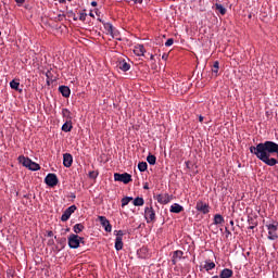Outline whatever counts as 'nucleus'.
Wrapping results in <instances>:
<instances>
[{
    "label": "nucleus",
    "mask_w": 278,
    "mask_h": 278,
    "mask_svg": "<svg viewBox=\"0 0 278 278\" xmlns=\"http://www.w3.org/2000/svg\"><path fill=\"white\" fill-rule=\"evenodd\" d=\"M147 162L151 165V166H155V162H157V157H155V155L153 154H149L147 156Z\"/></svg>",
    "instance_id": "b1692460"
},
{
    "label": "nucleus",
    "mask_w": 278,
    "mask_h": 278,
    "mask_svg": "<svg viewBox=\"0 0 278 278\" xmlns=\"http://www.w3.org/2000/svg\"><path fill=\"white\" fill-rule=\"evenodd\" d=\"M52 236H53V231H49V232H48V237H49V238H52Z\"/></svg>",
    "instance_id": "a18cd8bd"
},
{
    "label": "nucleus",
    "mask_w": 278,
    "mask_h": 278,
    "mask_svg": "<svg viewBox=\"0 0 278 278\" xmlns=\"http://www.w3.org/2000/svg\"><path fill=\"white\" fill-rule=\"evenodd\" d=\"M115 249H116V251H123V239L122 238L115 239Z\"/></svg>",
    "instance_id": "393cba45"
},
{
    "label": "nucleus",
    "mask_w": 278,
    "mask_h": 278,
    "mask_svg": "<svg viewBox=\"0 0 278 278\" xmlns=\"http://www.w3.org/2000/svg\"><path fill=\"white\" fill-rule=\"evenodd\" d=\"M169 211L172 212V214H175V205H172Z\"/></svg>",
    "instance_id": "58836bf2"
},
{
    "label": "nucleus",
    "mask_w": 278,
    "mask_h": 278,
    "mask_svg": "<svg viewBox=\"0 0 278 278\" xmlns=\"http://www.w3.org/2000/svg\"><path fill=\"white\" fill-rule=\"evenodd\" d=\"M175 257H176V260H177V258H178V260H181V258L184 257V252L180 251V250H177V251L175 252Z\"/></svg>",
    "instance_id": "473e14b6"
},
{
    "label": "nucleus",
    "mask_w": 278,
    "mask_h": 278,
    "mask_svg": "<svg viewBox=\"0 0 278 278\" xmlns=\"http://www.w3.org/2000/svg\"><path fill=\"white\" fill-rule=\"evenodd\" d=\"M71 199H77V195H75V193H71Z\"/></svg>",
    "instance_id": "c03bdc74"
},
{
    "label": "nucleus",
    "mask_w": 278,
    "mask_h": 278,
    "mask_svg": "<svg viewBox=\"0 0 278 278\" xmlns=\"http://www.w3.org/2000/svg\"><path fill=\"white\" fill-rule=\"evenodd\" d=\"M143 188H144V190H149V186H147V185Z\"/></svg>",
    "instance_id": "09e8293b"
},
{
    "label": "nucleus",
    "mask_w": 278,
    "mask_h": 278,
    "mask_svg": "<svg viewBox=\"0 0 278 278\" xmlns=\"http://www.w3.org/2000/svg\"><path fill=\"white\" fill-rule=\"evenodd\" d=\"M155 199L157 203L166 205L167 203H170V201H173V195H168V193H160L155 197Z\"/></svg>",
    "instance_id": "6e6552de"
},
{
    "label": "nucleus",
    "mask_w": 278,
    "mask_h": 278,
    "mask_svg": "<svg viewBox=\"0 0 278 278\" xmlns=\"http://www.w3.org/2000/svg\"><path fill=\"white\" fill-rule=\"evenodd\" d=\"M18 163L29 170H40V164L31 161L29 157H25L24 155L18 156Z\"/></svg>",
    "instance_id": "f03ea898"
},
{
    "label": "nucleus",
    "mask_w": 278,
    "mask_h": 278,
    "mask_svg": "<svg viewBox=\"0 0 278 278\" xmlns=\"http://www.w3.org/2000/svg\"><path fill=\"white\" fill-rule=\"evenodd\" d=\"M118 68L121 71H123L124 73H127V71H129V68H131V65H129V63H127V61L123 60L118 62Z\"/></svg>",
    "instance_id": "dca6fc26"
},
{
    "label": "nucleus",
    "mask_w": 278,
    "mask_h": 278,
    "mask_svg": "<svg viewBox=\"0 0 278 278\" xmlns=\"http://www.w3.org/2000/svg\"><path fill=\"white\" fill-rule=\"evenodd\" d=\"M215 10L222 14V16H225L227 14V9L223 7L220 3H215Z\"/></svg>",
    "instance_id": "aec40b11"
},
{
    "label": "nucleus",
    "mask_w": 278,
    "mask_h": 278,
    "mask_svg": "<svg viewBox=\"0 0 278 278\" xmlns=\"http://www.w3.org/2000/svg\"><path fill=\"white\" fill-rule=\"evenodd\" d=\"M187 168H190V163H187Z\"/></svg>",
    "instance_id": "864d4df0"
},
{
    "label": "nucleus",
    "mask_w": 278,
    "mask_h": 278,
    "mask_svg": "<svg viewBox=\"0 0 278 278\" xmlns=\"http://www.w3.org/2000/svg\"><path fill=\"white\" fill-rule=\"evenodd\" d=\"M98 21H100V23H102L106 34H109V36H112V38H114V26L112 25V23L102 22L101 18H98Z\"/></svg>",
    "instance_id": "f8f14e48"
},
{
    "label": "nucleus",
    "mask_w": 278,
    "mask_h": 278,
    "mask_svg": "<svg viewBox=\"0 0 278 278\" xmlns=\"http://www.w3.org/2000/svg\"><path fill=\"white\" fill-rule=\"evenodd\" d=\"M63 166H65V168L73 166V155L71 153L63 154Z\"/></svg>",
    "instance_id": "ddd939ff"
},
{
    "label": "nucleus",
    "mask_w": 278,
    "mask_h": 278,
    "mask_svg": "<svg viewBox=\"0 0 278 278\" xmlns=\"http://www.w3.org/2000/svg\"><path fill=\"white\" fill-rule=\"evenodd\" d=\"M66 231H71V228H67Z\"/></svg>",
    "instance_id": "13d9d810"
},
{
    "label": "nucleus",
    "mask_w": 278,
    "mask_h": 278,
    "mask_svg": "<svg viewBox=\"0 0 278 278\" xmlns=\"http://www.w3.org/2000/svg\"><path fill=\"white\" fill-rule=\"evenodd\" d=\"M248 222H249V225H251L249 226V229H254L257 227V224H253V218H250Z\"/></svg>",
    "instance_id": "c9c22d12"
},
{
    "label": "nucleus",
    "mask_w": 278,
    "mask_h": 278,
    "mask_svg": "<svg viewBox=\"0 0 278 278\" xmlns=\"http://www.w3.org/2000/svg\"><path fill=\"white\" fill-rule=\"evenodd\" d=\"M85 229H86V226H84V224H76L73 227L74 233H81V231H84Z\"/></svg>",
    "instance_id": "412c9836"
},
{
    "label": "nucleus",
    "mask_w": 278,
    "mask_h": 278,
    "mask_svg": "<svg viewBox=\"0 0 278 278\" xmlns=\"http://www.w3.org/2000/svg\"><path fill=\"white\" fill-rule=\"evenodd\" d=\"M66 2V0H60V3H65Z\"/></svg>",
    "instance_id": "8fccbe9b"
},
{
    "label": "nucleus",
    "mask_w": 278,
    "mask_h": 278,
    "mask_svg": "<svg viewBox=\"0 0 278 278\" xmlns=\"http://www.w3.org/2000/svg\"><path fill=\"white\" fill-rule=\"evenodd\" d=\"M21 86V83L16 81V80H12L10 83V87L12 88V90H17L18 92H21L22 90L18 89Z\"/></svg>",
    "instance_id": "bb28decb"
},
{
    "label": "nucleus",
    "mask_w": 278,
    "mask_h": 278,
    "mask_svg": "<svg viewBox=\"0 0 278 278\" xmlns=\"http://www.w3.org/2000/svg\"><path fill=\"white\" fill-rule=\"evenodd\" d=\"M147 168H148L147 162H140L138 164V169L140 170V173H144V170H147Z\"/></svg>",
    "instance_id": "c756f323"
},
{
    "label": "nucleus",
    "mask_w": 278,
    "mask_h": 278,
    "mask_svg": "<svg viewBox=\"0 0 278 278\" xmlns=\"http://www.w3.org/2000/svg\"><path fill=\"white\" fill-rule=\"evenodd\" d=\"M174 43H175V39L169 38V39H167V41L165 42V47H173Z\"/></svg>",
    "instance_id": "f704fd0d"
},
{
    "label": "nucleus",
    "mask_w": 278,
    "mask_h": 278,
    "mask_svg": "<svg viewBox=\"0 0 278 278\" xmlns=\"http://www.w3.org/2000/svg\"><path fill=\"white\" fill-rule=\"evenodd\" d=\"M86 16H88V14L86 13V10H84L79 13V21H86Z\"/></svg>",
    "instance_id": "72a5a7b5"
},
{
    "label": "nucleus",
    "mask_w": 278,
    "mask_h": 278,
    "mask_svg": "<svg viewBox=\"0 0 278 278\" xmlns=\"http://www.w3.org/2000/svg\"><path fill=\"white\" fill-rule=\"evenodd\" d=\"M73 20H74V21H77V17H76V16H74V17H73Z\"/></svg>",
    "instance_id": "5fc2aeb1"
},
{
    "label": "nucleus",
    "mask_w": 278,
    "mask_h": 278,
    "mask_svg": "<svg viewBox=\"0 0 278 278\" xmlns=\"http://www.w3.org/2000/svg\"><path fill=\"white\" fill-rule=\"evenodd\" d=\"M62 116L65 121H73V116H71V111L68 109L62 110Z\"/></svg>",
    "instance_id": "5701e85b"
},
{
    "label": "nucleus",
    "mask_w": 278,
    "mask_h": 278,
    "mask_svg": "<svg viewBox=\"0 0 278 278\" xmlns=\"http://www.w3.org/2000/svg\"><path fill=\"white\" fill-rule=\"evenodd\" d=\"M250 153L266 166H277L278 164V143L275 141H265L250 147Z\"/></svg>",
    "instance_id": "f257e3e1"
},
{
    "label": "nucleus",
    "mask_w": 278,
    "mask_h": 278,
    "mask_svg": "<svg viewBox=\"0 0 278 278\" xmlns=\"http://www.w3.org/2000/svg\"><path fill=\"white\" fill-rule=\"evenodd\" d=\"M76 211V205H71L70 207H67L61 216L62 223H66V220H68V218H71V216H73V214H75Z\"/></svg>",
    "instance_id": "39448f33"
},
{
    "label": "nucleus",
    "mask_w": 278,
    "mask_h": 278,
    "mask_svg": "<svg viewBox=\"0 0 278 278\" xmlns=\"http://www.w3.org/2000/svg\"><path fill=\"white\" fill-rule=\"evenodd\" d=\"M144 218L147 223H153V220H155V211H153V207H149V206L146 207Z\"/></svg>",
    "instance_id": "9d476101"
},
{
    "label": "nucleus",
    "mask_w": 278,
    "mask_h": 278,
    "mask_svg": "<svg viewBox=\"0 0 278 278\" xmlns=\"http://www.w3.org/2000/svg\"><path fill=\"white\" fill-rule=\"evenodd\" d=\"M265 227L268 230V236H267V240H278V233H277V229H278V222L275 224H266Z\"/></svg>",
    "instance_id": "20e7f679"
},
{
    "label": "nucleus",
    "mask_w": 278,
    "mask_h": 278,
    "mask_svg": "<svg viewBox=\"0 0 278 278\" xmlns=\"http://www.w3.org/2000/svg\"><path fill=\"white\" fill-rule=\"evenodd\" d=\"M0 36H1V31H0Z\"/></svg>",
    "instance_id": "052dcab7"
},
{
    "label": "nucleus",
    "mask_w": 278,
    "mask_h": 278,
    "mask_svg": "<svg viewBox=\"0 0 278 278\" xmlns=\"http://www.w3.org/2000/svg\"><path fill=\"white\" fill-rule=\"evenodd\" d=\"M132 204H134L136 207H141V205H144V199H142V198H136V199L132 201Z\"/></svg>",
    "instance_id": "a878e982"
},
{
    "label": "nucleus",
    "mask_w": 278,
    "mask_h": 278,
    "mask_svg": "<svg viewBox=\"0 0 278 278\" xmlns=\"http://www.w3.org/2000/svg\"><path fill=\"white\" fill-rule=\"evenodd\" d=\"M153 59H154V56H153V55H151V56H150V60H153Z\"/></svg>",
    "instance_id": "6e6d98bb"
},
{
    "label": "nucleus",
    "mask_w": 278,
    "mask_h": 278,
    "mask_svg": "<svg viewBox=\"0 0 278 278\" xmlns=\"http://www.w3.org/2000/svg\"><path fill=\"white\" fill-rule=\"evenodd\" d=\"M134 53H135V55H138L139 58L144 55V53H146L144 46L137 45L134 49Z\"/></svg>",
    "instance_id": "2eb2a0df"
},
{
    "label": "nucleus",
    "mask_w": 278,
    "mask_h": 278,
    "mask_svg": "<svg viewBox=\"0 0 278 278\" xmlns=\"http://www.w3.org/2000/svg\"><path fill=\"white\" fill-rule=\"evenodd\" d=\"M212 278H219L218 276H213Z\"/></svg>",
    "instance_id": "4d7b16f0"
},
{
    "label": "nucleus",
    "mask_w": 278,
    "mask_h": 278,
    "mask_svg": "<svg viewBox=\"0 0 278 278\" xmlns=\"http://www.w3.org/2000/svg\"><path fill=\"white\" fill-rule=\"evenodd\" d=\"M169 55H170V53H168V54L164 53V54L162 55V59H163V60H168Z\"/></svg>",
    "instance_id": "e433bc0d"
},
{
    "label": "nucleus",
    "mask_w": 278,
    "mask_h": 278,
    "mask_svg": "<svg viewBox=\"0 0 278 278\" xmlns=\"http://www.w3.org/2000/svg\"><path fill=\"white\" fill-rule=\"evenodd\" d=\"M203 268H204V270H206V273H210V270H214V268H216V263L205 261V264H204Z\"/></svg>",
    "instance_id": "6ab92c4d"
},
{
    "label": "nucleus",
    "mask_w": 278,
    "mask_h": 278,
    "mask_svg": "<svg viewBox=\"0 0 278 278\" xmlns=\"http://www.w3.org/2000/svg\"><path fill=\"white\" fill-rule=\"evenodd\" d=\"M195 210L201 214H210V204L204 203L203 201H198L195 204Z\"/></svg>",
    "instance_id": "1a4fd4ad"
},
{
    "label": "nucleus",
    "mask_w": 278,
    "mask_h": 278,
    "mask_svg": "<svg viewBox=\"0 0 278 278\" xmlns=\"http://www.w3.org/2000/svg\"><path fill=\"white\" fill-rule=\"evenodd\" d=\"M230 225H231V227H233V220H230Z\"/></svg>",
    "instance_id": "3c124183"
},
{
    "label": "nucleus",
    "mask_w": 278,
    "mask_h": 278,
    "mask_svg": "<svg viewBox=\"0 0 278 278\" xmlns=\"http://www.w3.org/2000/svg\"><path fill=\"white\" fill-rule=\"evenodd\" d=\"M134 201V198L131 197H125L122 199V207H125L126 205H129V202Z\"/></svg>",
    "instance_id": "cd10ccee"
},
{
    "label": "nucleus",
    "mask_w": 278,
    "mask_h": 278,
    "mask_svg": "<svg viewBox=\"0 0 278 278\" xmlns=\"http://www.w3.org/2000/svg\"><path fill=\"white\" fill-rule=\"evenodd\" d=\"M67 240H68L70 249H79V244H81V242H84V238L79 237V235H75V233L70 235Z\"/></svg>",
    "instance_id": "7ed1b4c3"
},
{
    "label": "nucleus",
    "mask_w": 278,
    "mask_h": 278,
    "mask_svg": "<svg viewBox=\"0 0 278 278\" xmlns=\"http://www.w3.org/2000/svg\"><path fill=\"white\" fill-rule=\"evenodd\" d=\"M114 180L121 181L122 184H129L131 181V175L127 173H124V174L115 173Z\"/></svg>",
    "instance_id": "423d86ee"
},
{
    "label": "nucleus",
    "mask_w": 278,
    "mask_h": 278,
    "mask_svg": "<svg viewBox=\"0 0 278 278\" xmlns=\"http://www.w3.org/2000/svg\"><path fill=\"white\" fill-rule=\"evenodd\" d=\"M100 224L104 227V231L108 233L112 232V224H110V220L105 216H99L98 217Z\"/></svg>",
    "instance_id": "9b49d317"
},
{
    "label": "nucleus",
    "mask_w": 278,
    "mask_h": 278,
    "mask_svg": "<svg viewBox=\"0 0 278 278\" xmlns=\"http://www.w3.org/2000/svg\"><path fill=\"white\" fill-rule=\"evenodd\" d=\"M114 235L116 236V238H121L123 240V236H125V232H123V230H115Z\"/></svg>",
    "instance_id": "2f4dec72"
},
{
    "label": "nucleus",
    "mask_w": 278,
    "mask_h": 278,
    "mask_svg": "<svg viewBox=\"0 0 278 278\" xmlns=\"http://www.w3.org/2000/svg\"><path fill=\"white\" fill-rule=\"evenodd\" d=\"M89 16H91V18H94V13L90 12Z\"/></svg>",
    "instance_id": "de8ad7c7"
},
{
    "label": "nucleus",
    "mask_w": 278,
    "mask_h": 278,
    "mask_svg": "<svg viewBox=\"0 0 278 278\" xmlns=\"http://www.w3.org/2000/svg\"><path fill=\"white\" fill-rule=\"evenodd\" d=\"M219 277L220 278H231V277H233V270H231L229 268H225L220 271Z\"/></svg>",
    "instance_id": "f3484780"
},
{
    "label": "nucleus",
    "mask_w": 278,
    "mask_h": 278,
    "mask_svg": "<svg viewBox=\"0 0 278 278\" xmlns=\"http://www.w3.org/2000/svg\"><path fill=\"white\" fill-rule=\"evenodd\" d=\"M58 175L55 174H48L45 178V184L50 188H55V186H58Z\"/></svg>",
    "instance_id": "0eeeda50"
},
{
    "label": "nucleus",
    "mask_w": 278,
    "mask_h": 278,
    "mask_svg": "<svg viewBox=\"0 0 278 278\" xmlns=\"http://www.w3.org/2000/svg\"><path fill=\"white\" fill-rule=\"evenodd\" d=\"M220 63L218 61H215L213 64L212 73L215 75H218V70H219Z\"/></svg>",
    "instance_id": "c85d7f7f"
},
{
    "label": "nucleus",
    "mask_w": 278,
    "mask_h": 278,
    "mask_svg": "<svg viewBox=\"0 0 278 278\" xmlns=\"http://www.w3.org/2000/svg\"><path fill=\"white\" fill-rule=\"evenodd\" d=\"M218 3H220V0H217Z\"/></svg>",
    "instance_id": "bf43d9fd"
},
{
    "label": "nucleus",
    "mask_w": 278,
    "mask_h": 278,
    "mask_svg": "<svg viewBox=\"0 0 278 278\" xmlns=\"http://www.w3.org/2000/svg\"><path fill=\"white\" fill-rule=\"evenodd\" d=\"M92 8H97V1L91 2Z\"/></svg>",
    "instance_id": "a19ab883"
},
{
    "label": "nucleus",
    "mask_w": 278,
    "mask_h": 278,
    "mask_svg": "<svg viewBox=\"0 0 278 278\" xmlns=\"http://www.w3.org/2000/svg\"><path fill=\"white\" fill-rule=\"evenodd\" d=\"M59 92H61L62 97H64L65 99H68V97H71V88H68V86H60Z\"/></svg>",
    "instance_id": "4468645a"
},
{
    "label": "nucleus",
    "mask_w": 278,
    "mask_h": 278,
    "mask_svg": "<svg viewBox=\"0 0 278 278\" xmlns=\"http://www.w3.org/2000/svg\"><path fill=\"white\" fill-rule=\"evenodd\" d=\"M223 223H225V217L220 214H216L214 216V225H223Z\"/></svg>",
    "instance_id": "4be33fe9"
},
{
    "label": "nucleus",
    "mask_w": 278,
    "mask_h": 278,
    "mask_svg": "<svg viewBox=\"0 0 278 278\" xmlns=\"http://www.w3.org/2000/svg\"><path fill=\"white\" fill-rule=\"evenodd\" d=\"M203 118H204L203 115H200V116H199V122H200V123H203Z\"/></svg>",
    "instance_id": "79ce46f5"
},
{
    "label": "nucleus",
    "mask_w": 278,
    "mask_h": 278,
    "mask_svg": "<svg viewBox=\"0 0 278 278\" xmlns=\"http://www.w3.org/2000/svg\"><path fill=\"white\" fill-rule=\"evenodd\" d=\"M172 264H175V254L172 256Z\"/></svg>",
    "instance_id": "49530a36"
},
{
    "label": "nucleus",
    "mask_w": 278,
    "mask_h": 278,
    "mask_svg": "<svg viewBox=\"0 0 278 278\" xmlns=\"http://www.w3.org/2000/svg\"><path fill=\"white\" fill-rule=\"evenodd\" d=\"M16 3H20V5H23L25 3V0H15Z\"/></svg>",
    "instance_id": "4c0bfd02"
},
{
    "label": "nucleus",
    "mask_w": 278,
    "mask_h": 278,
    "mask_svg": "<svg viewBox=\"0 0 278 278\" xmlns=\"http://www.w3.org/2000/svg\"><path fill=\"white\" fill-rule=\"evenodd\" d=\"M73 129V121H65V123L62 126V131H65V134H68V131H72Z\"/></svg>",
    "instance_id": "a211bd4d"
},
{
    "label": "nucleus",
    "mask_w": 278,
    "mask_h": 278,
    "mask_svg": "<svg viewBox=\"0 0 278 278\" xmlns=\"http://www.w3.org/2000/svg\"><path fill=\"white\" fill-rule=\"evenodd\" d=\"M180 212H184V206L179 204H175V214H179Z\"/></svg>",
    "instance_id": "7c9ffc66"
},
{
    "label": "nucleus",
    "mask_w": 278,
    "mask_h": 278,
    "mask_svg": "<svg viewBox=\"0 0 278 278\" xmlns=\"http://www.w3.org/2000/svg\"><path fill=\"white\" fill-rule=\"evenodd\" d=\"M225 231H226L227 236H231V231H229V229L227 227L225 228Z\"/></svg>",
    "instance_id": "ea45409f"
},
{
    "label": "nucleus",
    "mask_w": 278,
    "mask_h": 278,
    "mask_svg": "<svg viewBox=\"0 0 278 278\" xmlns=\"http://www.w3.org/2000/svg\"><path fill=\"white\" fill-rule=\"evenodd\" d=\"M134 3H142V0H131Z\"/></svg>",
    "instance_id": "37998d69"
},
{
    "label": "nucleus",
    "mask_w": 278,
    "mask_h": 278,
    "mask_svg": "<svg viewBox=\"0 0 278 278\" xmlns=\"http://www.w3.org/2000/svg\"><path fill=\"white\" fill-rule=\"evenodd\" d=\"M49 244H53V240H50V241H49Z\"/></svg>",
    "instance_id": "603ef678"
}]
</instances>
